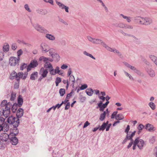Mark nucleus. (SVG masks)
Masks as SVG:
<instances>
[{"mask_svg": "<svg viewBox=\"0 0 157 157\" xmlns=\"http://www.w3.org/2000/svg\"><path fill=\"white\" fill-rule=\"evenodd\" d=\"M26 67V65L24 63H22L20 67V69L21 70H23Z\"/></svg>", "mask_w": 157, "mask_h": 157, "instance_id": "nucleus-47", "label": "nucleus"}, {"mask_svg": "<svg viewBox=\"0 0 157 157\" xmlns=\"http://www.w3.org/2000/svg\"><path fill=\"white\" fill-rule=\"evenodd\" d=\"M130 126L129 125H128L126 127V128L125 130V132L127 133V135L128 134V132L130 130Z\"/></svg>", "mask_w": 157, "mask_h": 157, "instance_id": "nucleus-54", "label": "nucleus"}, {"mask_svg": "<svg viewBox=\"0 0 157 157\" xmlns=\"http://www.w3.org/2000/svg\"><path fill=\"white\" fill-rule=\"evenodd\" d=\"M27 75V74L26 73L24 74L22 72H19L17 74L19 78V79L20 78H22L23 79H25L26 78Z\"/></svg>", "mask_w": 157, "mask_h": 157, "instance_id": "nucleus-21", "label": "nucleus"}, {"mask_svg": "<svg viewBox=\"0 0 157 157\" xmlns=\"http://www.w3.org/2000/svg\"><path fill=\"white\" fill-rule=\"evenodd\" d=\"M106 114H107L108 115L109 114L108 109L100 114L99 119L101 121H103L105 118V115Z\"/></svg>", "mask_w": 157, "mask_h": 157, "instance_id": "nucleus-14", "label": "nucleus"}, {"mask_svg": "<svg viewBox=\"0 0 157 157\" xmlns=\"http://www.w3.org/2000/svg\"><path fill=\"white\" fill-rule=\"evenodd\" d=\"M22 53L23 51L21 49H20L17 52V58L19 59H20V56L22 54Z\"/></svg>", "mask_w": 157, "mask_h": 157, "instance_id": "nucleus-45", "label": "nucleus"}, {"mask_svg": "<svg viewBox=\"0 0 157 157\" xmlns=\"http://www.w3.org/2000/svg\"><path fill=\"white\" fill-rule=\"evenodd\" d=\"M87 38L89 41L93 43L94 39V38L89 36H88Z\"/></svg>", "mask_w": 157, "mask_h": 157, "instance_id": "nucleus-61", "label": "nucleus"}, {"mask_svg": "<svg viewBox=\"0 0 157 157\" xmlns=\"http://www.w3.org/2000/svg\"><path fill=\"white\" fill-rule=\"evenodd\" d=\"M48 73V70L44 69L43 68H42L40 71V74L41 75L42 77H40L39 79V80L40 81L43 78H45L46 77Z\"/></svg>", "mask_w": 157, "mask_h": 157, "instance_id": "nucleus-5", "label": "nucleus"}, {"mask_svg": "<svg viewBox=\"0 0 157 157\" xmlns=\"http://www.w3.org/2000/svg\"><path fill=\"white\" fill-rule=\"evenodd\" d=\"M136 22L141 24L145 25V18H142L140 17H137L135 18Z\"/></svg>", "mask_w": 157, "mask_h": 157, "instance_id": "nucleus-15", "label": "nucleus"}, {"mask_svg": "<svg viewBox=\"0 0 157 157\" xmlns=\"http://www.w3.org/2000/svg\"><path fill=\"white\" fill-rule=\"evenodd\" d=\"M72 92H71L69 94H67L66 97V99H68V100L70 98V97L72 96Z\"/></svg>", "mask_w": 157, "mask_h": 157, "instance_id": "nucleus-62", "label": "nucleus"}, {"mask_svg": "<svg viewBox=\"0 0 157 157\" xmlns=\"http://www.w3.org/2000/svg\"><path fill=\"white\" fill-rule=\"evenodd\" d=\"M148 105L152 110H154L156 108V105L153 102H150L149 103Z\"/></svg>", "mask_w": 157, "mask_h": 157, "instance_id": "nucleus-34", "label": "nucleus"}, {"mask_svg": "<svg viewBox=\"0 0 157 157\" xmlns=\"http://www.w3.org/2000/svg\"><path fill=\"white\" fill-rule=\"evenodd\" d=\"M16 94L15 93L13 92H12L11 94V96L10 98V100L11 101H13L16 98Z\"/></svg>", "mask_w": 157, "mask_h": 157, "instance_id": "nucleus-40", "label": "nucleus"}, {"mask_svg": "<svg viewBox=\"0 0 157 157\" xmlns=\"http://www.w3.org/2000/svg\"><path fill=\"white\" fill-rule=\"evenodd\" d=\"M63 101L61 104H58L57 105H56V106H53V107H52L51 108H52V109L53 108L54 109V110H55L56 109V107H57L58 108H60V106L63 104Z\"/></svg>", "mask_w": 157, "mask_h": 157, "instance_id": "nucleus-41", "label": "nucleus"}, {"mask_svg": "<svg viewBox=\"0 0 157 157\" xmlns=\"http://www.w3.org/2000/svg\"><path fill=\"white\" fill-rule=\"evenodd\" d=\"M59 67H56L55 69V71L56 72V73L59 74V73L60 71L59 70Z\"/></svg>", "mask_w": 157, "mask_h": 157, "instance_id": "nucleus-59", "label": "nucleus"}, {"mask_svg": "<svg viewBox=\"0 0 157 157\" xmlns=\"http://www.w3.org/2000/svg\"><path fill=\"white\" fill-rule=\"evenodd\" d=\"M65 90L64 89H60L59 90V93L61 96H63L65 93Z\"/></svg>", "mask_w": 157, "mask_h": 157, "instance_id": "nucleus-42", "label": "nucleus"}, {"mask_svg": "<svg viewBox=\"0 0 157 157\" xmlns=\"http://www.w3.org/2000/svg\"><path fill=\"white\" fill-rule=\"evenodd\" d=\"M4 54L3 52H0V62L2 61L4 58Z\"/></svg>", "mask_w": 157, "mask_h": 157, "instance_id": "nucleus-49", "label": "nucleus"}, {"mask_svg": "<svg viewBox=\"0 0 157 157\" xmlns=\"http://www.w3.org/2000/svg\"><path fill=\"white\" fill-rule=\"evenodd\" d=\"M3 51L4 52H7L9 50V46L8 45H4L3 47Z\"/></svg>", "mask_w": 157, "mask_h": 157, "instance_id": "nucleus-44", "label": "nucleus"}, {"mask_svg": "<svg viewBox=\"0 0 157 157\" xmlns=\"http://www.w3.org/2000/svg\"><path fill=\"white\" fill-rule=\"evenodd\" d=\"M124 28L126 29H132L133 28V27L131 25H128L124 24Z\"/></svg>", "mask_w": 157, "mask_h": 157, "instance_id": "nucleus-48", "label": "nucleus"}, {"mask_svg": "<svg viewBox=\"0 0 157 157\" xmlns=\"http://www.w3.org/2000/svg\"><path fill=\"white\" fill-rule=\"evenodd\" d=\"M24 7L25 9L28 12H31V10H30L28 5L27 4H26L25 5Z\"/></svg>", "mask_w": 157, "mask_h": 157, "instance_id": "nucleus-50", "label": "nucleus"}, {"mask_svg": "<svg viewBox=\"0 0 157 157\" xmlns=\"http://www.w3.org/2000/svg\"><path fill=\"white\" fill-rule=\"evenodd\" d=\"M155 141V138L154 136H153L152 137V138L150 140V141L153 143H154Z\"/></svg>", "mask_w": 157, "mask_h": 157, "instance_id": "nucleus-63", "label": "nucleus"}, {"mask_svg": "<svg viewBox=\"0 0 157 157\" xmlns=\"http://www.w3.org/2000/svg\"><path fill=\"white\" fill-rule=\"evenodd\" d=\"M34 27L37 31L40 33H44L46 32V29L36 24L35 25Z\"/></svg>", "mask_w": 157, "mask_h": 157, "instance_id": "nucleus-13", "label": "nucleus"}, {"mask_svg": "<svg viewBox=\"0 0 157 157\" xmlns=\"http://www.w3.org/2000/svg\"><path fill=\"white\" fill-rule=\"evenodd\" d=\"M44 67L46 69H48L49 71L52 70L53 68L52 66L49 62H46L44 64Z\"/></svg>", "mask_w": 157, "mask_h": 157, "instance_id": "nucleus-18", "label": "nucleus"}, {"mask_svg": "<svg viewBox=\"0 0 157 157\" xmlns=\"http://www.w3.org/2000/svg\"><path fill=\"white\" fill-rule=\"evenodd\" d=\"M109 103V102L107 101L105 103L102 105V102L100 101V103L98 104V107L100 108V110L101 111H103L104 109L107 107Z\"/></svg>", "mask_w": 157, "mask_h": 157, "instance_id": "nucleus-9", "label": "nucleus"}, {"mask_svg": "<svg viewBox=\"0 0 157 157\" xmlns=\"http://www.w3.org/2000/svg\"><path fill=\"white\" fill-rule=\"evenodd\" d=\"M102 44V45L105 47L110 52H114V53H117L118 55L119 56H121V53L118 51L115 48H112L109 47L107 46L105 43L102 42V43H101Z\"/></svg>", "mask_w": 157, "mask_h": 157, "instance_id": "nucleus-8", "label": "nucleus"}, {"mask_svg": "<svg viewBox=\"0 0 157 157\" xmlns=\"http://www.w3.org/2000/svg\"><path fill=\"white\" fill-rule=\"evenodd\" d=\"M108 123V121H107L106 123H104L101 126V127L99 128V131H103L105 128L107 124Z\"/></svg>", "mask_w": 157, "mask_h": 157, "instance_id": "nucleus-31", "label": "nucleus"}, {"mask_svg": "<svg viewBox=\"0 0 157 157\" xmlns=\"http://www.w3.org/2000/svg\"><path fill=\"white\" fill-rule=\"evenodd\" d=\"M121 16L124 19H126L127 22H131V20H130V17L124 16L122 14H121Z\"/></svg>", "mask_w": 157, "mask_h": 157, "instance_id": "nucleus-43", "label": "nucleus"}, {"mask_svg": "<svg viewBox=\"0 0 157 157\" xmlns=\"http://www.w3.org/2000/svg\"><path fill=\"white\" fill-rule=\"evenodd\" d=\"M48 51H49V54L53 57V52H54L55 50L52 48L50 49H49Z\"/></svg>", "mask_w": 157, "mask_h": 157, "instance_id": "nucleus-51", "label": "nucleus"}, {"mask_svg": "<svg viewBox=\"0 0 157 157\" xmlns=\"http://www.w3.org/2000/svg\"><path fill=\"white\" fill-rule=\"evenodd\" d=\"M11 106V105H10V104H8L7 105L5 109L1 108L2 110V116L3 115L6 117L9 116L10 112V108Z\"/></svg>", "mask_w": 157, "mask_h": 157, "instance_id": "nucleus-3", "label": "nucleus"}, {"mask_svg": "<svg viewBox=\"0 0 157 157\" xmlns=\"http://www.w3.org/2000/svg\"><path fill=\"white\" fill-rule=\"evenodd\" d=\"M38 72H35L33 73L31 75L30 78L32 80H34L37 77Z\"/></svg>", "mask_w": 157, "mask_h": 157, "instance_id": "nucleus-24", "label": "nucleus"}, {"mask_svg": "<svg viewBox=\"0 0 157 157\" xmlns=\"http://www.w3.org/2000/svg\"><path fill=\"white\" fill-rule=\"evenodd\" d=\"M1 123L0 124V131H2L4 132H6L9 130V125L6 123H3L2 125H1V124L2 123V119L1 120Z\"/></svg>", "mask_w": 157, "mask_h": 157, "instance_id": "nucleus-6", "label": "nucleus"}, {"mask_svg": "<svg viewBox=\"0 0 157 157\" xmlns=\"http://www.w3.org/2000/svg\"><path fill=\"white\" fill-rule=\"evenodd\" d=\"M7 122L10 124L13 125L14 127H17L19 123V119L18 118L13 116H10L8 117Z\"/></svg>", "mask_w": 157, "mask_h": 157, "instance_id": "nucleus-2", "label": "nucleus"}, {"mask_svg": "<svg viewBox=\"0 0 157 157\" xmlns=\"http://www.w3.org/2000/svg\"><path fill=\"white\" fill-rule=\"evenodd\" d=\"M39 60L40 61H43L44 62L46 63L47 62H49V61L50 62H52L53 60L52 59H51L49 58H46L44 56H41Z\"/></svg>", "mask_w": 157, "mask_h": 157, "instance_id": "nucleus-19", "label": "nucleus"}, {"mask_svg": "<svg viewBox=\"0 0 157 157\" xmlns=\"http://www.w3.org/2000/svg\"><path fill=\"white\" fill-rule=\"evenodd\" d=\"M41 47L42 52L45 53L48 51L49 48L46 44L42 43L41 45Z\"/></svg>", "mask_w": 157, "mask_h": 157, "instance_id": "nucleus-11", "label": "nucleus"}, {"mask_svg": "<svg viewBox=\"0 0 157 157\" xmlns=\"http://www.w3.org/2000/svg\"><path fill=\"white\" fill-rule=\"evenodd\" d=\"M124 73L126 76L127 77H129L130 79L132 80H133V77H132V76L130 75L129 73H127V72H126L125 71H124Z\"/></svg>", "mask_w": 157, "mask_h": 157, "instance_id": "nucleus-46", "label": "nucleus"}, {"mask_svg": "<svg viewBox=\"0 0 157 157\" xmlns=\"http://www.w3.org/2000/svg\"><path fill=\"white\" fill-rule=\"evenodd\" d=\"M46 37L47 39L50 40H55V37L53 36L50 34H46Z\"/></svg>", "mask_w": 157, "mask_h": 157, "instance_id": "nucleus-29", "label": "nucleus"}, {"mask_svg": "<svg viewBox=\"0 0 157 157\" xmlns=\"http://www.w3.org/2000/svg\"><path fill=\"white\" fill-rule=\"evenodd\" d=\"M136 131H134L133 132H132V133L129 135L128 134H127L126 135V138L128 140H133L132 138L135 136Z\"/></svg>", "mask_w": 157, "mask_h": 157, "instance_id": "nucleus-22", "label": "nucleus"}, {"mask_svg": "<svg viewBox=\"0 0 157 157\" xmlns=\"http://www.w3.org/2000/svg\"><path fill=\"white\" fill-rule=\"evenodd\" d=\"M148 72L150 76L151 77H154L155 76V73L153 70L150 69L148 71Z\"/></svg>", "mask_w": 157, "mask_h": 157, "instance_id": "nucleus-39", "label": "nucleus"}, {"mask_svg": "<svg viewBox=\"0 0 157 157\" xmlns=\"http://www.w3.org/2000/svg\"><path fill=\"white\" fill-rule=\"evenodd\" d=\"M9 138V136L6 133L2 134L0 136V139L3 142L7 141Z\"/></svg>", "mask_w": 157, "mask_h": 157, "instance_id": "nucleus-10", "label": "nucleus"}, {"mask_svg": "<svg viewBox=\"0 0 157 157\" xmlns=\"http://www.w3.org/2000/svg\"><path fill=\"white\" fill-rule=\"evenodd\" d=\"M19 77L17 73L14 71H13L10 74V78L11 79L15 78L18 81L19 80Z\"/></svg>", "mask_w": 157, "mask_h": 157, "instance_id": "nucleus-12", "label": "nucleus"}, {"mask_svg": "<svg viewBox=\"0 0 157 157\" xmlns=\"http://www.w3.org/2000/svg\"><path fill=\"white\" fill-rule=\"evenodd\" d=\"M145 145L144 141L139 137L136 138L134 140L133 146V149L135 150L137 146L140 149H142Z\"/></svg>", "mask_w": 157, "mask_h": 157, "instance_id": "nucleus-1", "label": "nucleus"}, {"mask_svg": "<svg viewBox=\"0 0 157 157\" xmlns=\"http://www.w3.org/2000/svg\"><path fill=\"white\" fill-rule=\"evenodd\" d=\"M18 133V129L17 128V127H14L13 129L11 130L10 136H15L17 135Z\"/></svg>", "mask_w": 157, "mask_h": 157, "instance_id": "nucleus-17", "label": "nucleus"}, {"mask_svg": "<svg viewBox=\"0 0 157 157\" xmlns=\"http://www.w3.org/2000/svg\"><path fill=\"white\" fill-rule=\"evenodd\" d=\"M10 104V103H7V101L6 100H4L2 101V103L1 104V106L2 107H5V108H6V106L7 105V104Z\"/></svg>", "mask_w": 157, "mask_h": 157, "instance_id": "nucleus-36", "label": "nucleus"}, {"mask_svg": "<svg viewBox=\"0 0 157 157\" xmlns=\"http://www.w3.org/2000/svg\"><path fill=\"white\" fill-rule=\"evenodd\" d=\"M44 1L46 2H48L52 5H53V1L52 0H44Z\"/></svg>", "mask_w": 157, "mask_h": 157, "instance_id": "nucleus-60", "label": "nucleus"}, {"mask_svg": "<svg viewBox=\"0 0 157 157\" xmlns=\"http://www.w3.org/2000/svg\"><path fill=\"white\" fill-rule=\"evenodd\" d=\"M38 65L37 60H34L31 61L30 64L28 66L27 68L28 71L30 70L31 68H34L36 67Z\"/></svg>", "mask_w": 157, "mask_h": 157, "instance_id": "nucleus-7", "label": "nucleus"}, {"mask_svg": "<svg viewBox=\"0 0 157 157\" xmlns=\"http://www.w3.org/2000/svg\"><path fill=\"white\" fill-rule=\"evenodd\" d=\"M20 59L15 57H11L10 58L9 63L10 66H14L19 63Z\"/></svg>", "mask_w": 157, "mask_h": 157, "instance_id": "nucleus-4", "label": "nucleus"}, {"mask_svg": "<svg viewBox=\"0 0 157 157\" xmlns=\"http://www.w3.org/2000/svg\"><path fill=\"white\" fill-rule=\"evenodd\" d=\"M17 102L18 104L19 107H21V106L22 105L23 102L22 98H20V97H19L17 100Z\"/></svg>", "mask_w": 157, "mask_h": 157, "instance_id": "nucleus-33", "label": "nucleus"}, {"mask_svg": "<svg viewBox=\"0 0 157 157\" xmlns=\"http://www.w3.org/2000/svg\"><path fill=\"white\" fill-rule=\"evenodd\" d=\"M124 118V116L121 113L117 114L115 117V119L117 120H121L123 119Z\"/></svg>", "mask_w": 157, "mask_h": 157, "instance_id": "nucleus-25", "label": "nucleus"}, {"mask_svg": "<svg viewBox=\"0 0 157 157\" xmlns=\"http://www.w3.org/2000/svg\"><path fill=\"white\" fill-rule=\"evenodd\" d=\"M150 57L151 60L154 62L157 66V57L153 55H151Z\"/></svg>", "mask_w": 157, "mask_h": 157, "instance_id": "nucleus-28", "label": "nucleus"}, {"mask_svg": "<svg viewBox=\"0 0 157 157\" xmlns=\"http://www.w3.org/2000/svg\"><path fill=\"white\" fill-rule=\"evenodd\" d=\"M17 47L15 44H13L12 45V48L13 50H15Z\"/></svg>", "mask_w": 157, "mask_h": 157, "instance_id": "nucleus-64", "label": "nucleus"}, {"mask_svg": "<svg viewBox=\"0 0 157 157\" xmlns=\"http://www.w3.org/2000/svg\"><path fill=\"white\" fill-rule=\"evenodd\" d=\"M49 71L50 72V74L52 75H55L56 74L53 68H52V70H49Z\"/></svg>", "mask_w": 157, "mask_h": 157, "instance_id": "nucleus-55", "label": "nucleus"}, {"mask_svg": "<svg viewBox=\"0 0 157 157\" xmlns=\"http://www.w3.org/2000/svg\"><path fill=\"white\" fill-rule=\"evenodd\" d=\"M131 140V142H130V143L128 145V146H127V148H130L131 146L132 145V144H133V142H134V141L133 140Z\"/></svg>", "mask_w": 157, "mask_h": 157, "instance_id": "nucleus-58", "label": "nucleus"}, {"mask_svg": "<svg viewBox=\"0 0 157 157\" xmlns=\"http://www.w3.org/2000/svg\"><path fill=\"white\" fill-rule=\"evenodd\" d=\"M87 87V85L86 84L82 85L80 87V89L81 90H83L86 89Z\"/></svg>", "mask_w": 157, "mask_h": 157, "instance_id": "nucleus-52", "label": "nucleus"}, {"mask_svg": "<svg viewBox=\"0 0 157 157\" xmlns=\"http://www.w3.org/2000/svg\"><path fill=\"white\" fill-rule=\"evenodd\" d=\"M23 110L21 109H19L17 111L16 115L17 118H20L21 117L23 114Z\"/></svg>", "mask_w": 157, "mask_h": 157, "instance_id": "nucleus-20", "label": "nucleus"}, {"mask_svg": "<svg viewBox=\"0 0 157 157\" xmlns=\"http://www.w3.org/2000/svg\"><path fill=\"white\" fill-rule=\"evenodd\" d=\"M10 140L11 143L13 145H16L18 142L17 139L15 137H12Z\"/></svg>", "mask_w": 157, "mask_h": 157, "instance_id": "nucleus-23", "label": "nucleus"}, {"mask_svg": "<svg viewBox=\"0 0 157 157\" xmlns=\"http://www.w3.org/2000/svg\"><path fill=\"white\" fill-rule=\"evenodd\" d=\"M93 43L95 44H100L102 43V41L99 39H94Z\"/></svg>", "mask_w": 157, "mask_h": 157, "instance_id": "nucleus-35", "label": "nucleus"}, {"mask_svg": "<svg viewBox=\"0 0 157 157\" xmlns=\"http://www.w3.org/2000/svg\"><path fill=\"white\" fill-rule=\"evenodd\" d=\"M144 126L142 124H140L139 125V126L137 127V128L138 129V134H139L141 132V131L144 128Z\"/></svg>", "mask_w": 157, "mask_h": 157, "instance_id": "nucleus-32", "label": "nucleus"}, {"mask_svg": "<svg viewBox=\"0 0 157 157\" xmlns=\"http://www.w3.org/2000/svg\"><path fill=\"white\" fill-rule=\"evenodd\" d=\"M86 92L89 96H92L93 94L94 90L92 89H87L86 90Z\"/></svg>", "mask_w": 157, "mask_h": 157, "instance_id": "nucleus-26", "label": "nucleus"}, {"mask_svg": "<svg viewBox=\"0 0 157 157\" xmlns=\"http://www.w3.org/2000/svg\"><path fill=\"white\" fill-rule=\"evenodd\" d=\"M90 124V123L88 121H86L83 125V128H85Z\"/></svg>", "mask_w": 157, "mask_h": 157, "instance_id": "nucleus-56", "label": "nucleus"}, {"mask_svg": "<svg viewBox=\"0 0 157 157\" xmlns=\"http://www.w3.org/2000/svg\"><path fill=\"white\" fill-rule=\"evenodd\" d=\"M70 76V80L72 82H74L75 80L74 76L73 75H71Z\"/></svg>", "mask_w": 157, "mask_h": 157, "instance_id": "nucleus-57", "label": "nucleus"}, {"mask_svg": "<svg viewBox=\"0 0 157 157\" xmlns=\"http://www.w3.org/2000/svg\"><path fill=\"white\" fill-rule=\"evenodd\" d=\"M124 64L126 67L130 68L131 70L134 71H136V68L135 67L131 66L126 62H124Z\"/></svg>", "mask_w": 157, "mask_h": 157, "instance_id": "nucleus-30", "label": "nucleus"}, {"mask_svg": "<svg viewBox=\"0 0 157 157\" xmlns=\"http://www.w3.org/2000/svg\"><path fill=\"white\" fill-rule=\"evenodd\" d=\"M83 53L84 55H86V56H88L94 59H95V58L91 54L89 53L86 52L84 51Z\"/></svg>", "mask_w": 157, "mask_h": 157, "instance_id": "nucleus-38", "label": "nucleus"}, {"mask_svg": "<svg viewBox=\"0 0 157 157\" xmlns=\"http://www.w3.org/2000/svg\"><path fill=\"white\" fill-rule=\"evenodd\" d=\"M117 111L114 112L111 115V118L113 119L114 118H115V117L117 115Z\"/></svg>", "mask_w": 157, "mask_h": 157, "instance_id": "nucleus-53", "label": "nucleus"}, {"mask_svg": "<svg viewBox=\"0 0 157 157\" xmlns=\"http://www.w3.org/2000/svg\"><path fill=\"white\" fill-rule=\"evenodd\" d=\"M17 104H15L13 105L12 107V111L13 113H15L17 109Z\"/></svg>", "mask_w": 157, "mask_h": 157, "instance_id": "nucleus-37", "label": "nucleus"}, {"mask_svg": "<svg viewBox=\"0 0 157 157\" xmlns=\"http://www.w3.org/2000/svg\"><path fill=\"white\" fill-rule=\"evenodd\" d=\"M145 128L149 132H153L155 129L153 126L149 123L147 124L146 125Z\"/></svg>", "mask_w": 157, "mask_h": 157, "instance_id": "nucleus-16", "label": "nucleus"}, {"mask_svg": "<svg viewBox=\"0 0 157 157\" xmlns=\"http://www.w3.org/2000/svg\"><path fill=\"white\" fill-rule=\"evenodd\" d=\"M145 25H148L152 22V20L151 18L148 17L145 18Z\"/></svg>", "mask_w": 157, "mask_h": 157, "instance_id": "nucleus-27", "label": "nucleus"}]
</instances>
